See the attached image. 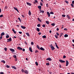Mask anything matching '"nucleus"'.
Returning <instances> with one entry per match:
<instances>
[{
	"label": "nucleus",
	"instance_id": "obj_1",
	"mask_svg": "<svg viewBox=\"0 0 74 74\" xmlns=\"http://www.w3.org/2000/svg\"><path fill=\"white\" fill-rule=\"evenodd\" d=\"M50 46L52 50H53L55 49V48L53 47L52 44H51V45H50Z\"/></svg>",
	"mask_w": 74,
	"mask_h": 74
},
{
	"label": "nucleus",
	"instance_id": "obj_2",
	"mask_svg": "<svg viewBox=\"0 0 74 74\" xmlns=\"http://www.w3.org/2000/svg\"><path fill=\"white\" fill-rule=\"evenodd\" d=\"M66 66H67L68 65H69V61H68V60H66Z\"/></svg>",
	"mask_w": 74,
	"mask_h": 74
},
{
	"label": "nucleus",
	"instance_id": "obj_3",
	"mask_svg": "<svg viewBox=\"0 0 74 74\" xmlns=\"http://www.w3.org/2000/svg\"><path fill=\"white\" fill-rule=\"evenodd\" d=\"M59 61L61 63H65V61L62 60H59Z\"/></svg>",
	"mask_w": 74,
	"mask_h": 74
},
{
	"label": "nucleus",
	"instance_id": "obj_4",
	"mask_svg": "<svg viewBox=\"0 0 74 74\" xmlns=\"http://www.w3.org/2000/svg\"><path fill=\"white\" fill-rule=\"evenodd\" d=\"M17 49L18 50H20V51H21V50H22V48L20 47H18L17 48Z\"/></svg>",
	"mask_w": 74,
	"mask_h": 74
},
{
	"label": "nucleus",
	"instance_id": "obj_5",
	"mask_svg": "<svg viewBox=\"0 0 74 74\" xmlns=\"http://www.w3.org/2000/svg\"><path fill=\"white\" fill-rule=\"evenodd\" d=\"M8 41L7 42H10V41H12V39H11V38H10L9 39H7Z\"/></svg>",
	"mask_w": 74,
	"mask_h": 74
},
{
	"label": "nucleus",
	"instance_id": "obj_6",
	"mask_svg": "<svg viewBox=\"0 0 74 74\" xmlns=\"http://www.w3.org/2000/svg\"><path fill=\"white\" fill-rule=\"evenodd\" d=\"M38 8L39 11H41V6L40 5L38 6Z\"/></svg>",
	"mask_w": 74,
	"mask_h": 74
},
{
	"label": "nucleus",
	"instance_id": "obj_7",
	"mask_svg": "<svg viewBox=\"0 0 74 74\" xmlns=\"http://www.w3.org/2000/svg\"><path fill=\"white\" fill-rule=\"evenodd\" d=\"M46 60H49V61H51L52 60V59L51 58H48L46 59Z\"/></svg>",
	"mask_w": 74,
	"mask_h": 74
},
{
	"label": "nucleus",
	"instance_id": "obj_8",
	"mask_svg": "<svg viewBox=\"0 0 74 74\" xmlns=\"http://www.w3.org/2000/svg\"><path fill=\"white\" fill-rule=\"evenodd\" d=\"M47 15H48V17H50V13L49 12H47Z\"/></svg>",
	"mask_w": 74,
	"mask_h": 74
},
{
	"label": "nucleus",
	"instance_id": "obj_9",
	"mask_svg": "<svg viewBox=\"0 0 74 74\" xmlns=\"http://www.w3.org/2000/svg\"><path fill=\"white\" fill-rule=\"evenodd\" d=\"M29 51L31 52H33V51L32 50V48L31 47H30L29 48Z\"/></svg>",
	"mask_w": 74,
	"mask_h": 74
},
{
	"label": "nucleus",
	"instance_id": "obj_10",
	"mask_svg": "<svg viewBox=\"0 0 74 74\" xmlns=\"http://www.w3.org/2000/svg\"><path fill=\"white\" fill-rule=\"evenodd\" d=\"M24 72L25 74H28V73H29V72H28V71H27L26 70L24 71Z\"/></svg>",
	"mask_w": 74,
	"mask_h": 74
},
{
	"label": "nucleus",
	"instance_id": "obj_11",
	"mask_svg": "<svg viewBox=\"0 0 74 74\" xmlns=\"http://www.w3.org/2000/svg\"><path fill=\"white\" fill-rule=\"evenodd\" d=\"M14 10H16V11H17V12H19V11H18V10L17 9V8H16L15 7H14Z\"/></svg>",
	"mask_w": 74,
	"mask_h": 74
},
{
	"label": "nucleus",
	"instance_id": "obj_12",
	"mask_svg": "<svg viewBox=\"0 0 74 74\" xmlns=\"http://www.w3.org/2000/svg\"><path fill=\"white\" fill-rule=\"evenodd\" d=\"M10 50L12 51V52H15V50L12 49H10Z\"/></svg>",
	"mask_w": 74,
	"mask_h": 74
},
{
	"label": "nucleus",
	"instance_id": "obj_13",
	"mask_svg": "<svg viewBox=\"0 0 74 74\" xmlns=\"http://www.w3.org/2000/svg\"><path fill=\"white\" fill-rule=\"evenodd\" d=\"M21 27L22 29H26V27L22 25L21 26Z\"/></svg>",
	"mask_w": 74,
	"mask_h": 74
},
{
	"label": "nucleus",
	"instance_id": "obj_14",
	"mask_svg": "<svg viewBox=\"0 0 74 74\" xmlns=\"http://www.w3.org/2000/svg\"><path fill=\"white\" fill-rule=\"evenodd\" d=\"M5 33L4 32H2V33H1V36H4V35H5Z\"/></svg>",
	"mask_w": 74,
	"mask_h": 74
},
{
	"label": "nucleus",
	"instance_id": "obj_15",
	"mask_svg": "<svg viewBox=\"0 0 74 74\" xmlns=\"http://www.w3.org/2000/svg\"><path fill=\"white\" fill-rule=\"evenodd\" d=\"M40 50H42V51H44V50H45L42 47L40 48Z\"/></svg>",
	"mask_w": 74,
	"mask_h": 74
},
{
	"label": "nucleus",
	"instance_id": "obj_16",
	"mask_svg": "<svg viewBox=\"0 0 74 74\" xmlns=\"http://www.w3.org/2000/svg\"><path fill=\"white\" fill-rule=\"evenodd\" d=\"M46 23L47 24V25H49V22L48 21H46Z\"/></svg>",
	"mask_w": 74,
	"mask_h": 74
},
{
	"label": "nucleus",
	"instance_id": "obj_17",
	"mask_svg": "<svg viewBox=\"0 0 74 74\" xmlns=\"http://www.w3.org/2000/svg\"><path fill=\"white\" fill-rule=\"evenodd\" d=\"M38 21H39V22H41L42 21H41V20L40 19V18H38Z\"/></svg>",
	"mask_w": 74,
	"mask_h": 74
},
{
	"label": "nucleus",
	"instance_id": "obj_18",
	"mask_svg": "<svg viewBox=\"0 0 74 74\" xmlns=\"http://www.w3.org/2000/svg\"><path fill=\"white\" fill-rule=\"evenodd\" d=\"M27 5H32V4L31 3H27Z\"/></svg>",
	"mask_w": 74,
	"mask_h": 74
},
{
	"label": "nucleus",
	"instance_id": "obj_19",
	"mask_svg": "<svg viewBox=\"0 0 74 74\" xmlns=\"http://www.w3.org/2000/svg\"><path fill=\"white\" fill-rule=\"evenodd\" d=\"M42 38H46V36L45 35H44L42 36Z\"/></svg>",
	"mask_w": 74,
	"mask_h": 74
},
{
	"label": "nucleus",
	"instance_id": "obj_20",
	"mask_svg": "<svg viewBox=\"0 0 74 74\" xmlns=\"http://www.w3.org/2000/svg\"><path fill=\"white\" fill-rule=\"evenodd\" d=\"M26 34L27 35V36H28V37H29L30 36V35H29V34L28 33H26Z\"/></svg>",
	"mask_w": 74,
	"mask_h": 74
},
{
	"label": "nucleus",
	"instance_id": "obj_21",
	"mask_svg": "<svg viewBox=\"0 0 74 74\" xmlns=\"http://www.w3.org/2000/svg\"><path fill=\"white\" fill-rule=\"evenodd\" d=\"M36 30L38 32H40V29L38 28H36Z\"/></svg>",
	"mask_w": 74,
	"mask_h": 74
},
{
	"label": "nucleus",
	"instance_id": "obj_22",
	"mask_svg": "<svg viewBox=\"0 0 74 74\" xmlns=\"http://www.w3.org/2000/svg\"><path fill=\"white\" fill-rule=\"evenodd\" d=\"M12 67V68H13V69H15V70H16V68L15 66H13Z\"/></svg>",
	"mask_w": 74,
	"mask_h": 74
},
{
	"label": "nucleus",
	"instance_id": "obj_23",
	"mask_svg": "<svg viewBox=\"0 0 74 74\" xmlns=\"http://www.w3.org/2000/svg\"><path fill=\"white\" fill-rule=\"evenodd\" d=\"M6 38H9V37H10V36H9V35H6Z\"/></svg>",
	"mask_w": 74,
	"mask_h": 74
},
{
	"label": "nucleus",
	"instance_id": "obj_24",
	"mask_svg": "<svg viewBox=\"0 0 74 74\" xmlns=\"http://www.w3.org/2000/svg\"><path fill=\"white\" fill-rule=\"evenodd\" d=\"M67 17V18H68V19H70V16H69L67 15L66 16Z\"/></svg>",
	"mask_w": 74,
	"mask_h": 74
},
{
	"label": "nucleus",
	"instance_id": "obj_25",
	"mask_svg": "<svg viewBox=\"0 0 74 74\" xmlns=\"http://www.w3.org/2000/svg\"><path fill=\"white\" fill-rule=\"evenodd\" d=\"M68 35H67V34H65L64 36V37H68Z\"/></svg>",
	"mask_w": 74,
	"mask_h": 74
},
{
	"label": "nucleus",
	"instance_id": "obj_26",
	"mask_svg": "<svg viewBox=\"0 0 74 74\" xmlns=\"http://www.w3.org/2000/svg\"><path fill=\"white\" fill-rule=\"evenodd\" d=\"M29 15H31V12H30V10H29Z\"/></svg>",
	"mask_w": 74,
	"mask_h": 74
},
{
	"label": "nucleus",
	"instance_id": "obj_27",
	"mask_svg": "<svg viewBox=\"0 0 74 74\" xmlns=\"http://www.w3.org/2000/svg\"><path fill=\"white\" fill-rule=\"evenodd\" d=\"M35 64H36V66H38V62H35Z\"/></svg>",
	"mask_w": 74,
	"mask_h": 74
},
{
	"label": "nucleus",
	"instance_id": "obj_28",
	"mask_svg": "<svg viewBox=\"0 0 74 74\" xmlns=\"http://www.w3.org/2000/svg\"><path fill=\"white\" fill-rule=\"evenodd\" d=\"M1 62H2L3 63H5V62L4 61V60H2L1 61Z\"/></svg>",
	"mask_w": 74,
	"mask_h": 74
},
{
	"label": "nucleus",
	"instance_id": "obj_29",
	"mask_svg": "<svg viewBox=\"0 0 74 74\" xmlns=\"http://www.w3.org/2000/svg\"><path fill=\"white\" fill-rule=\"evenodd\" d=\"M36 47L37 48H38V49H40V47H39V46H38V45H37Z\"/></svg>",
	"mask_w": 74,
	"mask_h": 74
},
{
	"label": "nucleus",
	"instance_id": "obj_30",
	"mask_svg": "<svg viewBox=\"0 0 74 74\" xmlns=\"http://www.w3.org/2000/svg\"><path fill=\"white\" fill-rule=\"evenodd\" d=\"M13 57L14 58H16V56L15 55H14L13 56Z\"/></svg>",
	"mask_w": 74,
	"mask_h": 74
},
{
	"label": "nucleus",
	"instance_id": "obj_31",
	"mask_svg": "<svg viewBox=\"0 0 74 74\" xmlns=\"http://www.w3.org/2000/svg\"><path fill=\"white\" fill-rule=\"evenodd\" d=\"M51 25L52 26H55V24H54V23H53L51 24Z\"/></svg>",
	"mask_w": 74,
	"mask_h": 74
},
{
	"label": "nucleus",
	"instance_id": "obj_32",
	"mask_svg": "<svg viewBox=\"0 0 74 74\" xmlns=\"http://www.w3.org/2000/svg\"><path fill=\"white\" fill-rule=\"evenodd\" d=\"M55 36L56 38H58V36L57 35H55Z\"/></svg>",
	"mask_w": 74,
	"mask_h": 74
},
{
	"label": "nucleus",
	"instance_id": "obj_33",
	"mask_svg": "<svg viewBox=\"0 0 74 74\" xmlns=\"http://www.w3.org/2000/svg\"><path fill=\"white\" fill-rule=\"evenodd\" d=\"M50 14H54L53 12H50Z\"/></svg>",
	"mask_w": 74,
	"mask_h": 74
},
{
	"label": "nucleus",
	"instance_id": "obj_34",
	"mask_svg": "<svg viewBox=\"0 0 74 74\" xmlns=\"http://www.w3.org/2000/svg\"><path fill=\"white\" fill-rule=\"evenodd\" d=\"M71 5L72 6V7H74V5L73 4L71 3Z\"/></svg>",
	"mask_w": 74,
	"mask_h": 74
},
{
	"label": "nucleus",
	"instance_id": "obj_35",
	"mask_svg": "<svg viewBox=\"0 0 74 74\" xmlns=\"http://www.w3.org/2000/svg\"><path fill=\"white\" fill-rule=\"evenodd\" d=\"M37 26L38 27H40V26H40V24H38Z\"/></svg>",
	"mask_w": 74,
	"mask_h": 74
},
{
	"label": "nucleus",
	"instance_id": "obj_36",
	"mask_svg": "<svg viewBox=\"0 0 74 74\" xmlns=\"http://www.w3.org/2000/svg\"><path fill=\"white\" fill-rule=\"evenodd\" d=\"M46 65H47V66H49V63H47L46 64Z\"/></svg>",
	"mask_w": 74,
	"mask_h": 74
},
{
	"label": "nucleus",
	"instance_id": "obj_37",
	"mask_svg": "<svg viewBox=\"0 0 74 74\" xmlns=\"http://www.w3.org/2000/svg\"><path fill=\"white\" fill-rule=\"evenodd\" d=\"M62 16H63V17H65L66 16V15H65V14H62Z\"/></svg>",
	"mask_w": 74,
	"mask_h": 74
},
{
	"label": "nucleus",
	"instance_id": "obj_38",
	"mask_svg": "<svg viewBox=\"0 0 74 74\" xmlns=\"http://www.w3.org/2000/svg\"><path fill=\"white\" fill-rule=\"evenodd\" d=\"M56 34L57 36H59V33H58V32H56Z\"/></svg>",
	"mask_w": 74,
	"mask_h": 74
},
{
	"label": "nucleus",
	"instance_id": "obj_39",
	"mask_svg": "<svg viewBox=\"0 0 74 74\" xmlns=\"http://www.w3.org/2000/svg\"><path fill=\"white\" fill-rule=\"evenodd\" d=\"M2 38H3V37L1 36L0 37V40H1L2 39Z\"/></svg>",
	"mask_w": 74,
	"mask_h": 74
},
{
	"label": "nucleus",
	"instance_id": "obj_40",
	"mask_svg": "<svg viewBox=\"0 0 74 74\" xmlns=\"http://www.w3.org/2000/svg\"><path fill=\"white\" fill-rule=\"evenodd\" d=\"M3 14H1L0 16V18H1L2 17H3Z\"/></svg>",
	"mask_w": 74,
	"mask_h": 74
},
{
	"label": "nucleus",
	"instance_id": "obj_41",
	"mask_svg": "<svg viewBox=\"0 0 74 74\" xmlns=\"http://www.w3.org/2000/svg\"><path fill=\"white\" fill-rule=\"evenodd\" d=\"M4 49H5V51H7V48H5Z\"/></svg>",
	"mask_w": 74,
	"mask_h": 74
},
{
	"label": "nucleus",
	"instance_id": "obj_42",
	"mask_svg": "<svg viewBox=\"0 0 74 74\" xmlns=\"http://www.w3.org/2000/svg\"><path fill=\"white\" fill-rule=\"evenodd\" d=\"M56 48H58H58H59V47H58V45H56Z\"/></svg>",
	"mask_w": 74,
	"mask_h": 74
},
{
	"label": "nucleus",
	"instance_id": "obj_43",
	"mask_svg": "<svg viewBox=\"0 0 74 74\" xmlns=\"http://www.w3.org/2000/svg\"><path fill=\"white\" fill-rule=\"evenodd\" d=\"M21 71H22V73L24 72V70H23V69H22Z\"/></svg>",
	"mask_w": 74,
	"mask_h": 74
},
{
	"label": "nucleus",
	"instance_id": "obj_44",
	"mask_svg": "<svg viewBox=\"0 0 74 74\" xmlns=\"http://www.w3.org/2000/svg\"><path fill=\"white\" fill-rule=\"evenodd\" d=\"M42 27H45V25H43L42 26Z\"/></svg>",
	"mask_w": 74,
	"mask_h": 74
},
{
	"label": "nucleus",
	"instance_id": "obj_45",
	"mask_svg": "<svg viewBox=\"0 0 74 74\" xmlns=\"http://www.w3.org/2000/svg\"><path fill=\"white\" fill-rule=\"evenodd\" d=\"M15 61H16L17 60H18V59L16 58H15Z\"/></svg>",
	"mask_w": 74,
	"mask_h": 74
},
{
	"label": "nucleus",
	"instance_id": "obj_46",
	"mask_svg": "<svg viewBox=\"0 0 74 74\" xmlns=\"http://www.w3.org/2000/svg\"><path fill=\"white\" fill-rule=\"evenodd\" d=\"M31 45H33V44H34V42H31Z\"/></svg>",
	"mask_w": 74,
	"mask_h": 74
},
{
	"label": "nucleus",
	"instance_id": "obj_47",
	"mask_svg": "<svg viewBox=\"0 0 74 74\" xmlns=\"http://www.w3.org/2000/svg\"><path fill=\"white\" fill-rule=\"evenodd\" d=\"M65 2H66L67 4H69V2L67 1H65Z\"/></svg>",
	"mask_w": 74,
	"mask_h": 74
},
{
	"label": "nucleus",
	"instance_id": "obj_48",
	"mask_svg": "<svg viewBox=\"0 0 74 74\" xmlns=\"http://www.w3.org/2000/svg\"><path fill=\"white\" fill-rule=\"evenodd\" d=\"M18 19L19 20V21H20V22H21V18H18Z\"/></svg>",
	"mask_w": 74,
	"mask_h": 74
},
{
	"label": "nucleus",
	"instance_id": "obj_49",
	"mask_svg": "<svg viewBox=\"0 0 74 74\" xmlns=\"http://www.w3.org/2000/svg\"><path fill=\"white\" fill-rule=\"evenodd\" d=\"M35 3H38V1H37V0H35Z\"/></svg>",
	"mask_w": 74,
	"mask_h": 74
},
{
	"label": "nucleus",
	"instance_id": "obj_50",
	"mask_svg": "<svg viewBox=\"0 0 74 74\" xmlns=\"http://www.w3.org/2000/svg\"><path fill=\"white\" fill-rule=\"evenodd\" d=\"M7 68H10V66L8 65H7Z\"/></svg>",
	"mask_w": 74,
	"mask_h": 74
},
{
	"label": "nucleus",
	"instance_id": "obj_51",
	"mask_svg": "<svg viewBox=\"0 0 74 74\" xmlns=\"http://www.w3.org/2000/svg\"><path fill=\"white\" fill-rule=\"evenodd\" d=\"M40 5H41L42 6L43 5L42 3H40Z\"/></svg>",
	"mask_w": 74,
	"mask_h": 74
},
{
	"label": "nucleus",
	"instance_id": "obj_52",
	"mask_svg": "<svg viewBox=\"0 0 74 74\" xmlns=\"http://www.w3.org/2000/svg\"><path fill=\"white\" fill-rule=\"evenodd\" d=\"M38 51L37 50H36L35 51V53H37Z\"/></svg>",
	"mask_w": 74,
	"mask_h": 74
},
{
	"label": "nucleus",
	"instance_id": "obj_53",
	"mask_svg": "<svg viewBox=\"0 0 74 74\" xmlns=\"http://www.w3.org/2000/svg\"><path fill=\"white\" fill-rule=\"evenodd\" d=\"M0 74H4V73H3V72H0Z\"/></svg>",
	"mask_w": 74,
	"mask_h": 74
},
{
	"label": "nucleus",
	"instance_id": "obj_54",
	"mask_svg": "<svg viewBox=\"0 0 74 74\" xmlns=\"http://www.w3.org/2000/svg\"><path fill=\"white\" fill-rule=\"evenodd\" d=\"M62 35H63L62 34H60V37H62Z\"/></svg>",
	"mask_w": 74,
	"mask_h": 74
},
{
	"label": "nucleus",
	"instance_id": "obj_55",
	"mask_svg": "<svg viewBox=\"0 0 74 74\" xmlns=\"http://www.w3.org/2000/svg\"><path fill=\"white\" fill-rule=\"evenodd\" d=\"M19 33V34H22V32H18Z\"/></svg>",
	"mask_w": 74,
	"mask_h": 74
},
{
	"label": "nucleus",
	"instance_id": "obj_56",
	"mask_svg": "<svg viewBox=\"0 0 74 74\" xmlns=\"http://www.w3.org/2000/svg\"><path fill=\"white\" fill-rule=\"evenodd\" d=\"M63 58H66V56H64Z\"/></svg>",
	"mask_w": 74,
	"mask_h": 74
},
{
	"label": "nucleus",
	"instance_id": "obj_57",
	"mask_svg": "<svg viewBox=\"0 0 74 74\" xmlns=\"http://www.w3.org/2000/svg\"><path fill=\"white\" fill-rule=\"evenodd\" d=\"M42 13H44V11L43 10H41Z\"/></svg>",
	"mask_w": 74,
	"mask_h": 74
},
{
	"label": "nucleus",
	"instance_id": "obj_58",
	"mask_svg": "<svg viewBox=\"0 0 74 74\" xmlns=\"http://www.w3.org/2000/svg\"><path fill=\"white\" fill-rule=\"evenodd\" d=\"M41 34V32H39L38 33V34H39V35H40Z\"/></svg>",
	"mask_w": 74,
	"mask_h": 74
},
{
	"label": "nucleus",
	"instance_id": "obj_59",
	"mask_svg": "<svg viewBox=\"0 0 74 74\" xmlns=\"http://www.w3.org/2000/svg\"><path fill=\"white\" fill-rule=\"evenodd\" d=\"M64 30H67V28H64Z\"/></svg>",
	"mask_w": 74,
	"mask_h": 74
},
{
	"label": "nucleus",
	"instance_id": "obj_60",
	"mask_svg": "<svg viewBox=\"0 0 74 74\" xmlns=\"http://www.w3.org/2000/svg\"><path fill=\"white\" fill-rule=\"evenodd\" d=\"M12 31H13V32H14L15 31V30H14V29H12Z\"/></svg>",
	"mask_w": 74,
	"mask_h": 74
},
{
	"label": "nucleus",
	"instance_id": "obj_61",
	"mask_svg": "<svg viewBox=\"0 0 74 74\" xmlns=\"http://www.w3.org/2000/svg\"><path fill=\"white\" fill-rule=\"evenodd\" d=\"M72 4H74V1H72Z\"/></svg>",
	"mask_w": 74,
	"mask_h": 74
},
{
	"label": "nucleus",
	"instance_id": "obj_62",
	"mask_svg": "<svg viewBox=\"0 0 74 74\" xmlns=\"http://www.w3.org/2000/svg\"><path fill=\"white\" fill-rule=\"evenodd\" d=\"M5 9H7V6H5Z\"/></svg>",
	"mask_w": 74,
	"mask_h": 74
},
{
	"label": "nucleus",
	"instance_id": "obj_63",
	"mask_svg": "<svg viewBox=\"0 0 74 74\" xmlns=\"http://www.w3.org/2000/svg\"><path fill=\"white\" fill-rule=\"evenodd\" d=\"M25 51V49H23V51Z\"/></svg>",
	"mask_w": 74,
	"mask_h": 74
},
{
	"label": "nucleus",
	"instance_id": "obj_64",
	"mask_svg": "<svg viewBox=\"0 0 74 74\" xmlns=\"http://www.w3.org/2000/svg\"><path fill=\"white\" fill-rule=\"evenodd\" d=\"M59 67H60V68H61V67H62V66L60 64L59 65Z\"/></svg>",
	"mask_w": 74,
	"mask_h": 74
}]
</instances>
